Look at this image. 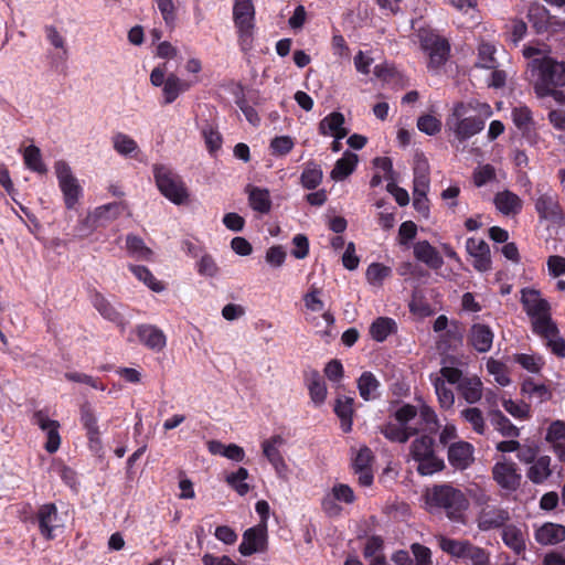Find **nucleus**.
<instances>
[{"label": "nucleus", "mask_w": 565, "mask_h": 565, "mask_svg": "<svg viewBox=\"0 0 565 565\" xmlns=\"http://www.w3.org/2000/svg\"><path fill=\"white\" fill-rule=\"evenodd\" d=\"M521 302L532 319L533 332L545 340L546 347L558 358H565V340L552 320L550 303L535 289H523Z\"/></svg>", "instance_id": "f257e3e1"}, {"label": "nucleus", "mask_w": 565, "mask_h": 565, "mask_svg": "<svg viewBox=\"0 0 565 565\" xmlns=\"http://www.w3.org/2000/svg\"><path fill=\"white\" fill-rule=\"evenodd\" d=\"M529 79L539 97L552 96L563 103L565 95L557 87L565 85V62L551 56H541L527 63Z\"/></svg>", "instance_id": "f03ea898"}, {"label": "nucleus", "mask_w": 565, "mask_h": 565, "mask_svg": "<svg viewBox=\"0 0 565 565\" xmlns=\"http://www.w3.org/2000/svg\"><path fill=\"white\" fill-rule=\"evenodd\" d=\"M426 503L430 509H441L449 520L462 522L463 511L468 507V500L461 490L450 484L434 486L426 493Z\"/></svg>", "instance_id": "7ed1b4c3"}, {"label": "nucleus", "mask_w": 565, "mask_h": 565, "mask_svg": "<svg viewBox=\"0 0 565 565\" xmlns=\"http://www.w3.org/2000/svg\"><path fill=\"white\" fill-rule=\"evenodd\" d=\"M472 109L471 103L459 102L455 104L446 119V127L459 142L470 139L484 128V120L481 117L469 116Z\"/></svg>", "instance_id": "20e7f679"}, {"label": "nucleus", "mask_w": 565, "mask_h": 565, "mask_svg": "<svg viewBox=\"0 0 565 565\" xmlns=\"http://www.w3.org/2000/svg\"><path fill=\"white\" fill-rule=\"evenodd\" d=\"M153 177L159 191L174 204L186 201L189 193L181 177L171 168L156 163L152 167Z\"/></svg>", "instance_id": "39448f33"}, {"label": "nucleus", "mask_w": 565, "mask_h": 565, "mask_svg": "<svg viewBox=\"0 0 565 565\" xmlns=\"http://www.w3.org/2000/svg\"><path fill=\"white\" fill-rule=\"evenodd\" d=\"M234 23L238 30L241 46L244 51L250 49L253 42V30L255 8L252 0H235L233 8Z\"/></svg>", "instance_id": "423d86ee"}, {"label": "nucleus", "mask_w": 565, "mask_h": 565, "mask_svg": "<svg viewBox=\"0 0 565 565\" xmlns=\"http://www.w3.org/2000/svg\"><path fill=\"white\" fill-rule=\"evenodd\" d=\"M488 501L489 498L486 495L478 499V503L481 505L476 520L478 529L482 532L503 529L511 519L509 510L488 504Z\"/></svg>", "instance_id": "0eeeda50"}, {"label": "nucleus", "mask_w": 565, "mask_h": 565, "mask_svg": "<svg viewBox=\"0 0 565 565\" xmlns=\"http://www.w3.org/2000/svg\"><path fill=\"white\" fill-rule=\"evenodd\" d=\"M54 169L65 205L73 209L82 194V186L67 162L60 160L55 162Z\"/></svg>", "instance_id": "6e6552de"}, {"label": "nucleus", "mask_w": 565, "mask_h": 565, "mask_svg": "<svg viewBox=\"0 0 565 565\" xmlns=\"http://www.w3.org/2000/svg\"><path fill=\"white\" fill-rule=\"evenodd\" d=\"M422 49L428 54L430 70H438L449 56L450 45L448 41L438 34L427 32L420 35Z\"/></svg>", "instance_id": "1a4fd4ad"}, {"label": "nucleus", "mask_w": 565, "mask_h": 565, "mask_svg": "<svg viewBox=\"0 0 565 565\" xmlns=\"http://www.w3.org/2000/svg\"><path fill=\"white\" fill-rule=\"evenodd\" d=\"M267 550V525L258 524L247 529L243 534V541L239 544L238 551L244 556H249L254 553H262Z\"/></svg>", "instance_id": "9d476101"}, {"label": "nucleus", "mask_w": 565, "mask_h": 565, "mask_svg": "<svg viewBox=\"0 0 565 565\" xmlns=\"http://www.w3.org/2000/svg\"><path fill=\"white\" fill-rule=\"evenodd\" d=\"M475 448L465 440H457L451 443L447 449V458L449 465L456 470H466L475 461Z\"/></svg>", "instance_id": "9b49d317"}, {"label": "nucleus", "mask_w": 565, "mask_h": 565, "mask_svg": "<svg viewBox=\"0 0 565 565\" xmlns=\"http://www.w3.org/2000/svg\"><path fill=\"white\" fill-rule=\"evenodd\" d=\"M466 250L473 258V268L480 273L491 270V255L488 243L483 239L470 237L466 242Z\"/></svg>", "instance_id": "f8f14e48"}, {"label": "nucleus", "mask_w": 565, "mask_h": 565, "mask_svg": "<svg viewBox=\"0 0 565 565\" xmlns=\"http://www.w3.org/2000/svg\"><path fill=\"white\" fill-rule=\"evenodd\" d=\"M36 522L41 535L46 540H53L55 537L54 531L62 527L57 509L54 503H46L39 508L36 512Z\"/></svg>", "instance_id": "ddd939ff"}, {"label": "nucleus", "mask_w": 565, "mask_h": 565, "mask_svg": "<svg viewBox=\"0 0 565 565\" xmlns=\"http://www.w3.org/2000/svg\"><path fill=\"white\" fill-rule=\"evenodd\" d=\"M492 476L501 488L509 491L516 490L521 484V475L514 462H497L492 468Z\"/></svg>", "instance_id": "4468645a"}, {"label": "nucleus", "mask_w": 565, "mask_h": 565, "mask_svg": "<svg viewBox=\"0 0 565 565\" xmlns=\"http://www.w3.org/2000/svg\"><path fill=\"white\" fill-rule=\"evenodd\" d=\"M126 209L124 202H113L96 207L85 218V224L90 227L105 226L109 222L116 220Z\"/></svg>", "instance_id": "2eb2a0df"}, {"label": "nucleus", "mask_w": 565, "mask_h": 565, "mask_svg": "<svg viewBox=\"0 0 565 565\" xmlns=\"http://www.w3.org/2000/svg\"><path fill=\"white\" fill-rule=\"evenodd\" d=\"M535 210L541 218L559 221L563 217L562 209L558 203L557 194L554 191L542 193L535 202Z\"/></svg>", "instance_id": "dca6fc26"}, {"label": "nucleus", "mask_w": 565, "mask_h": 565, "mask_svg": "<svg viewBox=\"0 0 565 565\" xmlns=\"http://www.w3.org/2000/svg\"><path fill=\"white\" fill-rule=\"evenodd\" d=\"M285 444L286 440L280 435H274L270 438L264 440L262 444L264 456L273 465L278 475L287 471L286 461L279 450V447L284 446Z\"/></svg>", "instance_id": "f3484780"}, {"label": "nucleus", "mask_w": 565, "mask_h": 565, "mask_svg": "<svg viewBox=\"0 0 565 565\" xmlns=\"http://www.w3.org/2000/svg\"><path fill=\"white\" fill-rule=\"evenodd\" d=\"M139 341L148 349L160 352L166 348L167 338L162 330L153 324H140L137 327Z\"/></svg>", "instance_id": "a211bd4d"}, {"label": "nucleus", "mask_w": 565, "mask_h": 565, "mask_svg": "<svg viewBox=\"0 0 565 565\" xmlns=\"http://www.w3.org/2000/svg\"><path fill=\"white\" fill-rule=\"evenodd\" d=\"M345 118L342 113L332 111L319 122V134L322 136H332L335 139H343L349 130L344 127Z\"/></svg>", "instance_id": "6ab92c4d"}, {"label": "nucleus", "mask_w": 565, "mask_h": 565, "mask_svg": "<svg viewBox=\"0 0 565 565\" xmlns=\"http://www.w3.org/2000/svg\"><path fill=\"white\" fill-rule=\"evenodd\" d=\"M414 256L431 269H439L444 265L443 257L428 241H419L414 245Z\"/></svg>", "instance_id": "aec40b11"}, {"label": "nucleus", "mask_w": 565, "mask_h": 565, "mask_svg": "<svg viewBox=\"0 0 565 565\" xmlns=\"http://www.w3.org/2000/svg\"><path fill=\"white\" fill-rule=\"evenodd\" d=\"M535 540L542 545H555L565 540V526L546 522L535 531Z\"/></svg>", "instance_id": "412c9836"}, {"label": "nucleus", "mask_w": 565, "mask_h": 565, "mask_svg": "<svg viewBox=\"0 0 565 565\" xmlns=\"http://www.w3.org/2000/svg\"><path fill=\"white\" fill-rule=\"evenodd\" d=\"M469 342L478 352L486 353L492 347L493 333L488 326L476 323L470 329Z\"/></svg>", "instance_id": "4be33fe9"}, {"label": "nucleus", "mask_w": 565, "mask_h": 565, "mask_svg": "<svg viewBox=\"0 0 565 565\" xmlns=\"http://www.w3.org/2000/svg\"><path fill=\"white\" fill-rule=\"evenodd\" d=\"M502 541L516 555H522L526 551V541L523 531L515 524H507L502 529Z\"/></svg>", "instance_id": "5701e85b"}, {"label": "nucleus", "mask_w": 565, "mask_h": 565, "mask_svg": "<svg viewBox=\"0 0 565 565\" xmlns=\"http://www.w3.org/2000/svg\"><path fill=\"white\" fill-rule=\"evenodd\" d=\"M191 84L189 82L179 78L173 73L169 74L162 88L164 105L172 104L180 96V94L189 90Z\"/></svg>", "instance_id": "b1692460"}, {"label": "nucleus", "mask_w": 565, "mask_h": 565, "mask_svg": "<svg viewBox=\"0 0 565 565\" xmlns=\"http://www.w3.org/2000/svg\"><path fill=\"white\" fill-rule=\"evenodd\" d=\"M497 209L504 215L516 214L522 209V200L513 192H498L493 200Z\"/></svg>", "instance_id": "393cba45"}, {"label": "nucleus", "mask_w": 565, "mask_h": 565, "mask_svg": "<svg viewBox=\"0 0 565 565\" xmlns=\"http://www.w3.org/2000/svg\"><path fill=\"white\" fill-rule=\"evenodd\" d=\"M381 433L391 441L404 444L412 436H416L419 433V428L413 426H402L393 423H387L380 428Z\"/></svg>", "instance_id": "a878e982"}, {"label": "nucleus", "mask_w": 565, "mask_h": 565, "mask_svg": "<svg viewBox=\"0 0 565 565\" xmlns=\"http://www.w3.org/2000/svg\"><path fill=\"white\" fill-rule=\"evenodd\" d=\"M353 405L354 399L349 396H340L335 401L334 413L339 417L344 433H349L352 429Z\"/></svg>", "instance_id": "bb28decb"}, {"label": "nucleus", "mask_w": 565, "mask_h": 565, "mask_svg": "<svg viewBox=\"0 0 565 565\" xmlns=\"http://www.w3.org/2000/svg\"><path fill=\"white\" fill-rule=\"evenodd\" d=\"M457 390L469 404H475L482 397V382L478 376H466Z\"/></svg>", "instance_id": "cd10ccee"}, {"label": "nucleus", "mask_w": 565, "mask_h": 565, "mask_svg": "<svg viewBox=\"0 0 565 565\" xmlns=\"http://www.w3.org/2000/svg\"><path fill=\"white\" fill-rule=\"evenodd\" d=\"M491 424L504 437H519L520 429L500 411L490 409L488 412Z\"/></svg>", "instance_id": "c85d7f7f"}, {"label": "nucleus", "mask_w": 565, "mask_h": 565, "mask_svg": "<svg viewBox=\"0 0 565 565\" xmlns=\"http://www.w3.org/2000/svg\"><path fill=\"white\" fill-rule=\"evenodd\" d=\"M247 191L250 207L256 212L267 214L271 209L269 191L257 186H248Z\"/></svg>", "instance_id": "c756f323"}, {"label": "nucleus", "mask_w": 565, "mask_h": 565, "mask_svg": "<svg viewBox=\"0 0 565 565\" xmlns=\"http://www.w3.org/2000/svg\"><path fill=\"white\" fill-rule=\"evenodd\" d=\"M380 382L372 372H363L358 380L360 396L365 401H373L379 397Z\"/></svg>", "instance_id": "7c9ffc66"}, {"label": "nucleus", "mask_w": 565, "mask_h": 565, "mask_svg": "<svg viewBox=\"0 0 565 565\" xmlns=\"http://www.w3.org/2000/svg\"><path fill=\"white\" fill-rule=\"evenodd\" d=\"M358 163V156L350 151H345L343 157L337 160L330 175L335 181L344 180L355 169Z\"/></svg>", "instance_id": "2f4dec72"}, {"label": "nucleus", "mask_w": 565, "mask_h": 565, "mask_svg": "<svg viewBox=\"0 0 565 565\" xmlns=\"http://www.w3.org/2000/svg\"><path fill=\"white\" fill-rule=\"evenodd\" d=\"M551 458L548 456H541L530 466L526 476L533 483L544 482L551 475L550 468Z\"/></svg>", "instance_id": "473e14b6"}, {"label": "nucleus", "mask_w": 565, "mask_h": 565, "mask_svg": "<svg viewBox=\"0 0 565 565\" xmlns=\"http://www.w3.org/2000/svg\"><path fill=\"white\" fill-rule=\"evenodd\" d=\"M307 380L311 401L316 405L323 404L327 397V386L319 372L315 370L311 371Z\"/></svg>", "instance_id": "72a5a7b5"}, {"label": "nucleus", "mask_w": 565, "mask_h": 565, "mask_svg": "<svg viewBox=\"0 0 565 565\" xmlns=\"http://www.w3.org/2000/svg\"><path fill=\"white\" fill-rule=\"evenodd\" d=\"M81 422L87 431V437L90 443H99V429L97 418L90 404L85 403L81 408Z\"/></svg>", "instance_id": "f704fd0d"}, {"label": "nucleus", "mask_w": 565, "mask_h": 565, "mask_svg": "<svg viewBox=\"0 0 565 565\" xmlns=\"http://www.w3.org/2000/svg\"><path fill=\"white\" fill-rule=\"evenodd\" d=\"M438 542L443 552L462 561L465 559L467 550L471 543L467 540H454L445 536H440Z\"/></svg>", "instance_id": "c9c22d12"}, {"label": "nucleus", "mask_w": 565, "mask_h": 565, "mask_svg": "<svg viewBox=\"0 0 565 565\" xmlns=\"http://www.w3.org/2000/svg\"><path fill=\"white\" fill-rule=\"evenodd\" d=\"M395 328L396 323L393 319L380 317L371 324L370 334L375 341L383 342L392 332L395 331Z\"/></svg>", "instance_id": "e433bc0d"}, {"label": "nucleus", "mask_w": 565, "mask_h": 565, "mask_svg": "<svg viewBox=\"0 0 565 565\" xmlns=\"http://www.w3.org/2000/svg\"><path fill=\"white\" fill-rule=\"evenodd\" d=\"M461 418L470 425L472 430L483 435L487 429L483 412L478 407H467L460 412Z\"/></svg>", "instance_id": "4c0bfd02"}, {"label": "nucleus", "mask_w": 565, "mask_h": 565, "mask_svg": "<svg viewBox=\"0 0 565 565\" xmlns=\"http://www.w3.org/2000/svg\"><path fill=\"white\" fill-rule=\"evenodd\" d=\"M114 149L124 157H131L139 151L137 142L126 134L117 132L111 138Z\"/></svg>", "instance_id": "58836bf2"}, {"label": "nucleus", "mask_w": 565, "mask_h": 565, "mask_svg": "<svg viewBox=\"0 0 565 565\" xmlns=\"http://www.w3.org/2000/svg\"><path fill=\"white\" fill-rule=\"evenodd\" d=\"M418 462L417 471L422 476H430L445 469L446 465L444 459L437 457L435 451L428 456L422 457L416 460Z\"/></svg>", "instance_id": "ea45409f"}, {"label": "nucleus", "mask_w": 565, "mask_h": 565, "mask_svg": "<svg viewBox=\"0 0 565 565\" xmlns=\"http://www.w3.org/2000/svg\"><path fill=\"white\" fill-rule=\"evenodd\" d=\"M322 175L321 168L316 162L309 161L301 173V184L309 190L316 189L321 183Z\"/></svg>", "instance_id": "a19ab883"}, {"label": "nucleus", "mask_w": 565, "mask_h": 565, "mask_svg": "<svg viewBox=\"0 0 565 565\" xmlns=\"http://www.w3.org/2000/svg\"><path fill=\"white\" fill-rule=\"evenodd\" d=\"M435 440L429 435H422L411 444L409 451L414 460L428 456L434 452Z\"/></svg>", "instance_id": "79ce46f5"}, {"label": "nucleus", "mask_w": 565, "mask_h": 565, "mask_svg": "<svg viewBox=\"0 0 565 565\" xmlns=\"http://www.w3.org/2000/svg\"><path fill=\"white\" fill-rule=\"evenodd\" d=\"M126 246L128 252L139 259L148 260L151 258L152 250L145 245L142 238L136 235H127Z\"/></svg>", "instance_id": "37998d69"}, {"label": "nucleus", "mask_w": 565, "mask_h": 565, "mask_svg": "<svg viewBox=\"0 0 565 565\" xmlns=\"http://www.w3.org/2000/svg\"><path fill=\"white\" fill-rule=\"evenodd\" d=\"M436 395L441 408L448 409L452 407L455 403V395L452 391L446 386L444 379L435 376L433 379Z\"/></svg>", "instance_id": "c03bdc74"}, {"label": "nucleus", "mask_w": 565, "mask_h": 565, "mask_svg": "<svg viewBox=\"0 0 565 565\" xmlns=\"http://www.w3.org/2000/svg\"><path fill=\"white\" fill-rule=\"evenodd\" d=\"M130 270L134 275L142 281L147 287H149L152 291L160 292L164 289L162 282L158 281L152 273L145 266L134 265L130 266Z\"/></svg>", "instance_id": "a18cd8bd"}, {"label": "nucleus", "mask_w": 565, "mask_h": 565, "mask_svg": "<svg viewBox=\"0 0 565 565\" xmlns=\"http://www.w3.org/2000/svg\"><path fill=\"white\" fill-rule=\"evenodd\" d=\"M23 158L24 163L29 169L38 173H45L47 171L45 164L42 162L41 151L36 146L30 145L26 147Z\"/></svg>", "instance_id": "49530a36"}, {"label": "nucleus", "mask_w": 565, "mask_h": 565, "mask_svg": "<svg viewBox=\"0 0 565 565\" xmlns=\"http://www.w3.org/2000/svg\"><path fill=\"white\" fill-rule=\"evenodd\" d=\"M478 62L477 66L482 68H497L499 66L497 58L494 57L495 47L490 43H482L478 49Z\"/></svg>", "instance_id": "de8ad7c7"}, {"label": "nucleus", "mask_w": 565, "mask_h": 565, "mask_svg": "<svg viewBox=\"0 0 565 565\" xmlns=\"http://www.w3.org/2000/svg\"><path fill=\"white\" fill-rule=\"evenodd\" d=\"M93 303L105 319L118 323L121 321L120 313L102 295H96L94 297Z\"/></svg>", "instance_id": "09e8293b"}, {"label": "nucleus", "mask_w": 565, "mask_h": 565, "mask_svg": "<svg viewBox=\"0 0 565 565\" xmlns=\"http://www.w3.org/2000/svg\"><path fill=\"white\" fill-rule=\"evenodd\" d=\"M247 477V469L239 467L235 472L226 477V481L239 495H245L249 491L248 484L244 482Z\"/></svg>", "instance_id": "8fccbe9b"}, {"label": "nucleus", "mask_w": 565, "mask_h": 565, "mask_svg": "<svg viewBox=\"0 0 565 565\" xmlns=\"http://www.w3.org/2000/svg\"><path fill=\"white\" fill-rule=\"evenodd\" d=\"M512 119L518 129L523 132L530 131L533 126L532 114L526 106L515 107L512 110Z\"/></svg>", "instance_id": "3c124183"}, {"label": "nucleus", "mask_w": 565, "mask_h": 565, "mask_svg": "<svg viewBox=\"0 0 565 565\" xmlns=\"http://www.w3.org/2000/svg\"><path fill=\"white\" fill-rule=\"evenodd\" d=\"M419 416L425 424L424 430L429 435L436 434L440 425L435 411L430 406L423 404L419 408Z\"/></svg>", "instance_id": "603ef678"}, {"label": "nucleus", "mask_w": 565, "mask_h": 565, "mask_svg": "<svg viewBox=\"0 0 565 565\" xmlns=\"http://www.w3.org/2000/svg\"><path fill=\"white\" fill-rule=\"evenodd\" d=\"M463 562L471 565H489L490 554L484 548L470 543Z\"/></svg>", "instance_id": "864d4df0"}, {"label": "nucleus", "mask_w": 565, "mask_h": 565, "mask_svg": "<svg viewBox=\"0 0 565 565\" xmlns=\"http://www.w3.org/2000/svg\"><path fill=\"white\" fill-rule=\"evenodd\" d=\"M522 392L530 396H536L540 403L548 401L552 397V393L544 384H535L531 380L522 384Z\"/></svg>", "instance_id": "5fc2aeb1"}, {"label": "nucleus", "mask_w": 565, "mask_h": 565, "mask_svg": "<svg viewBox=\"0 0 565 565\" xmlns=\"http://www.w3.org/2000/svg\"><path fill=\"white\" fill-rule=\"evenodd\" d=\"M417 128L428 136H435L441 130V121L435 116L423 115L417 119Z\"/></svg>", "instance_id": "6e6d98bb"}, {"label": "nucleus", "mask_w": 565, "mask_h": 565, "mask_svg": "<svg viewBox=\"0 0 565 565\" xmlns=\"http://www.w3.org/2000/svg\"><path fill=\"white\" fill-rule=\"evenodd\" d=\"M392 270L390 267L380 263H373L367 267L366 278L370 284H382V281L391 275Z\"/></svg>", "instance_id": "4d7b16f0"}, {"label": "nucleus", "mask_w": 565, "mask_h": 565, "mask_svg": "<svg viewBox=\"0 0 565 565\" xmlns=\"http://www.w3.org/2000/svg\"><path fill=\"white\" fill-rule=\"evenodd\" d=\"M545 440L552 444V447L565 441V422L559 419L552 422L547 428Z\"/></svg>", "instance_id": "13d9d810"}, {"label": "nucleus", "mask_w": 565, "mask_h": 565, "mask_svg": "<svg viewBox=\"0 0 565 565\" xmlns=\"http://www.w3.org/2000/svg\"><path fill=\"white\" fill-rule=\"evenodd\" d=\"M294 140L289 136L275 137L270 142V149L275 156H285L291 151Z\"/></svg>", "instance_id": "bf43d9fd"}, {"label": "nucleus", "mask_w": 565, "mask_h": 565, "mask_svg": "<svg viewBox=\"0 0 565 565\" xmlns=\"http://www.w3.org/2000/svg\"><path fill=\"white\" fill-rule=\"evenodd\" d=\"M487 369L494 376L499 385L507 386L510 384V379L505 374L504 365L501 362L490 359L487 363Z\"/></svg>", "instance_id": "052dcab7"}, {"label": "nucleus", "mask_w": 565, "mask_h": 565, "mask_svg": "<svg viewBox=\"0 0 565 565\" xmlns=\"http://www.w3.org/2000/svg\"><path fill=\"white\" fill-rule=\"evenodd\" d=\"M411 551L415 557L414 565H431V552L430 550L419 543H413Z\"/></svg>", "instance_id": "680f3d73"}, {"label": "nucleus", "mask_w": 565, "mask_h": 565, "mask_svg": "<svg viewBox=\"0 0 565 565\" xmlns=\"http://www.w3.org/2000/svg\"><path fill=\"white\" fill-rule=\"evenodd\" d=\"M202 135L204 137L206 147L211 152L221 148L222 137L218 131H216L212 125H205L202 129Z\"/></svg>", "instance_id": "e2e57ef3"}, {"label": "nucleus", "mask_w": 565, "mask_h": 565, "mask_svg": "<svg viewBox=\"0 0 565 565\" xmlns=\"http://www.w3.org/2000/svg\"><path fill=\"white\" fill-rule=\"evenodd\" d=\"M331 494L340 502L351 504L355 501L352 488L344 483H337L331 490Z\"/></svg>", "instance_id": "0e129e2a"}, {"label": "nucleus", "mask_w": 565, "mask_h": 565, "mask_svg": "<svg viewBox=\"0 0 565 565\" xmlns=\"http://www.w3.org/2000/svg\"><path fill=\"white\" fill-rule=\"evenodd\" d=\"M295 248L291 250V255L297 259H303L309 254V241L303 234H297L292 238Z\"/></svg>", "instance_id": "69168bd1"}, {"label": "nucleus", "mask_w": 565, "mask_h": 565, "mask_svg": "<svg viewBox=\"0 0 565 565\" xmlns=\"http://www.w3.org/2000/svg\"><path fill=\"white\" fill-rule=\"evenodd\" d=\"M417 413L418 411L414 405L404 404L395 412L394 416L397 423L405 427L411 426L409 422L416 417Z\"/></svg>", "instance_id": "338daca9"}, {"label": "nucleus", "mask_w": 565, "mask_h": 565, "mask_svg": "<svg viewBox=\"0 0 565 565\" xmlns=\"http://www.w3.org/2000/svg\"><path fill=\"white\" fill-rule=\"evenodd\" d=\"M495 178V170L491 164H486L477 169L473 173V182L480 188Z\"/></svg>", "instance_id": "774afa93"}]
</instances>
